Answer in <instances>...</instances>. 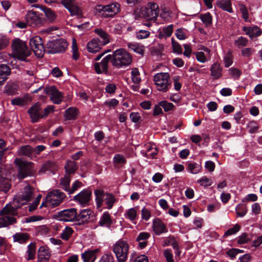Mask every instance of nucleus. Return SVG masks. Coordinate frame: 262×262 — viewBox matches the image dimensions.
Segmentation results:
<instances>
[{"instance_id":"f257e3e1","label":"nucleus","mask_w":262,"mask_h":262,"mask_svg":"<svg viewBox=\"0 0 262 262\" xmlns=\"http://www.w3.org/2000/svg\"><path fill=\"white\" fill-rule=\"evenodd\" d=\"M111 61L113 66L120 69L129 66L132 62V56L125 50L120 48L116 50L112 55L105 56L100 62L94 64L95 72L98 74H108V62Z\"/></svg>"},{"instance_id":"f03ea898","label":"nucleus","mask_w":262,"mask_h":262,"mask_svg":"<svg viewBox=\"0 0 262 262\" xmlns=\"http://www.w3.org/2000/svg\"><path fill=\"white\" fill-rule=\"evenodd\" d=\"M33 192L31 187H26L22 194L19 196V199L15 204V207L11 205L7 204L0 211V228L6 227L9 225L16 223V219L10 215H15L17 213L16 209L22 205L26 204L30 202L33 195Z\"/></svg>"},{"instance_id":"7ed1b4c3","label":"nucleus","mask_w":262,"mask_h":262,"mask_svg":"<svg viewBox=\"0 0 262 262\" xmlns=\"http://www.w3.org/2000/svg\"><path fill=\"white\" fill-rule=\"evenodd\" d=\"M55 106L50 105L43 108L42 104L39 102H37L28 109L27 113L31 122L35 123L39 122L41 119H46L50 113L55 111Z\"/></svg>"},{"instance_id":"20e7f679","label":"nucleus","mask_w":262,"mask_h":262,"mask_svg":"<svg viewBox=\"0 0 262 262\" xmlns=\"http://www.w3.org/2000/svg\"><path fill=\"white\" fill-rule=\"evenodd\" d=\"M13 57L20 61L28 62L27 59L31 54V51L28 49L26 43L20 39L15 38L12 43Z\"/></svg>"},{"instance_id":"39448f33","label":"nucleus","mask_w":262,"mask_h":262,"mask_svg":"<svg viewBox=\"0 0 262 262\" xmlns=\"http://www.w3.org/2000/svg\"><path fill=\"white\" fill-rule=\"evenodd\" d=\"M94 195L95 196V202L97 208H101L103 202L106 205V208L107 209H111L115 202L116 198L114 194L108 192H105L102 189H96L94 190Z\"/></svg>"},{"instance_id":"423d86ee","label":"nucleus","mask_w":262,"mask_h":262,"mask_svg":"<svg viewBox=\"0 0 262 262\" xmlns=\"http://www.w3.org/2000/svg\"><path fill=\"white\" fill-rule=\"evenodd\" d=\"M120 4L117 3H112L105 6L97 5L95 8V13L99 16L112 18L120 12Z\"/></svg>"},{"instance_id":"0eeeda50","label":"nucleus","mask_w":262,"mask_h":262,"mask_svg":"<svg viewBox=\"0 0 262 262\" xmlns=\"http://www.w3.org/2000/svg\"><path fill=\"white\" fill-rule=\"evenodd\" d=\"M68 46L67 41L63 38L50 40L46 43V53L48 54H58L64 52Z\"/></svg>"},{"instance_id":"6e6552de","label":"nucleus","mask_w":262,"mask_h":262,"mask_svg":"<svg viewBox=\"0 0 262 262\" xmlns=\"http://www.w3.org/2000/svg\"><path fill=\"white\" fill-rule=\"evenodd\" d=\"M14 163L17 167V177L19 179H24L28 176H32L34 173L33 163L24 161L16 159Z\"/></svg>"},{"instance_id":"1a4fd4ad","label":"nucleus","mask_w":262,"mask_h":262,"mask_svg":"<svg viewBox=\"0 0 262 262\" xmlns=\"http://www.w3.org/2000/svg\"><path fill=\"white\" fill-rule=\"evenodd\" d=\"M129 245L122 239L117 241L114 245L113 251L118 262H126L127 259Z\"/></svg>"},{"instance_id":"9d476101","label":"nucleus","mask_w":262,"mask_h":262,"mask_svg":"<svg viewBox=\"0 0 262 262\" xmlns=\"http://www.w3.org/2000/svg\"><path fill=\"white\" fill-rule=\"evenodd\" d=\"M54 217L59 221L74 222L77 221V210L75 208L65 209L57 212Z\"/></svg>"},{"instance_id":"9b49d317","label":"nucleus","mask_w":262,"mask_h":262,"mask_svg":"<svg viewBox=\"0 0 262 262\" xmlns=\"http://www.w3.org/2000/svg\"><path fill=\"white\" fill-rule=\"evenodd\" d=\"M159 9L158 5L155 3H149L147 6L142 7L140 13L143 17L149 20H156L158 16Z\"/></svg>"},{"instance_id":"f8f14e48","label":"nucleus","mask_w":262,"mask_h":262,"mask_svg":"<svg viewBox=\"0 0 262 262\" xmlns=\"http://www.w3.org/2000/svg\"><path fill=\"white\" fill-rule=\"evenodd\" d=\"M154 79L157 86L161 88L159 89L160 91L166 92L171 86L168 73H158L154 76Z\"/></svg>"},{"instance_id":"ddd939ff","label":"nucleus","mask_w":262,"mask_h":262,"mask_svg":"<svg viewBox=\"0 0 262 262\" xmlns=\"http://www.w3.org/2000/svg\"><path fill=\"white\" fill-rule=\"evenodd\" d=\"M29 45L36 56L42 57L46 52V44L43 45L42 40L40 36H35L31 38L29 41Z\"/></svg>"},{"instance_id":"4468645a","label":"nucleus","mask_w":262,"mask_h":262,"mask_svg":"<svg viewBox=\"0 0 262 262\" xmlns=\"http://www.w3.org/2000/svg\"><path fill=\"white\" fill-rule=\"evenodd\" d=\"M11 172L5 168L0 167V190L7 193L10 189Z\"/></svg>"},{"instance_id":"2eb2a0df","label":"nucleus","mask_w":262,"mask_h":262,"mask_svg":"<svg viewBox=\"0 0 262 262\" xmlns=\"http://www.w3.org/2000/svg\"><path fill=\"white\" fill-rule=\"evenodd\" d=\"M44 93L50 95V99L54 104H59L63 98V93L59 91L54 85L47 87L43 90Z\"/></svg>"},{"instance_id":"dca6fc26","label":"nucleus","mask_w":262,"mask_h":262,"mask_svg":"<svg viewBox=\"0 0 262 262\" xmlns=\"http://www.w3.org/2000/svg\"><path fill=\"white\" fill-rule=\"evenodd\" d=\"M43 15L35 11H29L27 15V23L31 26H40L43 23Z\"/></svg>"},{"instance_id":"f3484780","label":"nucleus","mask_w":262,"mask_h":262,"mask_svg":"<svg viewBox=\"0 0 262 262\" xmlns=\"http://www.w3.org/2000/svg\"><path fill=\"white\" fill-rule=\"evenodd\" d=\"M92 194V192L91 190L84 189L74 196L73 200L83 206H85L89 204Z\"/></svg>"},{"instance_id":"a211bd4d","label":"nucleus","mask_w":262,"mask_h":262,"mask_svg":"<svg viewBox=\"0 0 262 262\" xmlns=\"http://www.w3.org/2000/svg\"><path fill=\"white\" fill-rule=\"evenodd\" d=\"M152 228L155 234L157 235L168 232L166 225L159 218H156L153 221Z\"/></svg>"},{"instance_id":"6ab92c4d","label":"nucleus","mask_w":262,"mask_h":262,"mask_svg":"<svg viewBox=\"0 0 262 262\" xmlns=\"http://www.w3.org/2000/svg\"><path fill=\"white\" fill-rule=\"evenodd\" d=\"M100 39L96 37L90 41L86 46L88 51L92 53H95L100 51L104 45H101Z\"/></svg>"},{"instance_id":"aec40b11","label":"nucleus","mask_w":262,"mask_h":262,"mask_svg":"<svg viewBox=\"0 0 262 262\" xmlns=\"http://www.w3.org/2000/svg\"><path fill=\"white\" fill-rule=\"evenodd\" d=\"M243 30L251 39L260 36L262 34V30L257 26L252 27L244 26L243 28Z\"/></svg>"},{"instance_id":"412c9836","label":"nucleus","mask_w":262,"mask_h":262,"mask_svg":"<svg viewBox=\"0 0 262 262\" xmlns=\"http://www.w3.org/2000/svg\"><path fill=\"white\" fill-rule=\"evenodd\" d=\"M58 167L55 162L52 161H48L43 164L39 171V173L41 174L45 173L47 171H49L54 173L58 170Z\"/></svg>"},{"instance_id":"4be33fe9","label":"nucleus","mask_w":262,"mask_h":262,"mask_svg":"<svg viewBox=\"0 0 262 262\" xmlns=\"http://www.w3.org/2000/svg\"><path fill=\"white\" fill-rule=\"evenodd\" d=\"M11 70L7 64H0V86L3 85L11 74Z\"/></svg>"},{"instance_id":"5701e85b","label":"nucleus","mask_w":262,"mask_h":262,"mask_svg":"<svg viewBox=\"0 0 262 262\" xmlns=\"http://www.w3.org/2000/svg\"><path fill=\"white\" fill-rule=\"evenodd\" d=\"M79 115V112L75 107H70L67 108L64 114L65 121L75 120Z\"/></svg>"},{"instance_id":"b1692460","label":"nucleus","mask_w":262,"mask_h":262,"mask_svg":"<svg viewBox=\"0 0 262 262\" xmlns=\"http://www.w3.org/2000/svg\"><path fill=\"white\" fill-rule=\"evenodd\" d=\"M99 224L100 226H105L108 228H110L113 224V221L108 211H105L103 213L99 221Z\"/></svg>"},{"instance_id":"393cba45","label":"nucleus","mask_w":262,"mask_h":262,"mask_svg":"<svg viewBox=\"0 0 262 262\" xmlns=\"http://www.w3.org/2000/svg\"><path fill=\"white\" fill-rule=\"evenodd\" d=\"M37 255L39 262H48L50 257L49 249L45 246H41L39 248Z\"/></svg>"},{"instance_id":"a878e982","label":"nucleus","mask_w":262,"mask_h":262,"mask_svg":"<svg viewBox=\"0 0 262 262\" xmlns=\"http://www.w3.org/2000/svg\"><path fill=\"white\" fill-rule=\"evenodd\" d=\"M98 249L88 250L81 254V257L83 262H94L97 258L96 253Z\"/></svg>"},{"instance_id":"bb28decb","label":"nucleus","mask_w":262,"mask_h":262,"mask_svg":"<svg viewBox=\"0 0 262 262\" xmlns=\"http://www.w3.org/2000/svg\"><path fill=\"white\" fill-rule=\"evenodd\" d=\"M78 168V166L74 161L68 160L64 165L66 174L70 176L74 174Z\"/></svg>"},{"instance_id":"cd10ccee","label":"nucleus","mask_w":262,"mask_h":262,"mask_svg":"<svg viewBox=\"0 0 262 262\" xmlns=\"http://www.w3.org/2000/svg\"><path fill=\"white\" fill-rule=\"evenodd\" d=\"M93 212L89 209L81 210L79 213L77 212V221H79L80 220H84V221L88 222L91 217H93Z\"/></svg>"},{"instance_id":"c85d7f7f","label":"nucleus","mask_w":262,"mask_h":262,"mask_svg":"<svg viewBox=\"0 0 262 262\" xmlns=\"http://www.w3.org/2000/svg\"><path fill=\"white\" fill-rule=\"evenodd\" d=\"M222 70L223 68L221 67L220 64L217 62H215L211 66L210 68L211 76L214 79H219L222 75Z\"/></svg>"},{"instance_id":"c756f323","label":"nucleus","mask_w":262,"mask_h":262,"mask_svg":"<svg viewBox=\"0 0 262 262\" xmlns=\"http://www.w3.org/2000/svg\"><path fill=\"white\" fill-rule=\"evenodd\" d=\"M216 4L219 8L224 11L230 13L233 12L231 0H217L216 2Z\"/></svg>"},{"instance_id":"7c9ffc66","label":"nucleus","mask_w":262,"mask_h":262,"mask_svg":"<svg viewBox=\"0 0 262 262\" xmlns=\"http://www.w3.org/2000/svg\"><path fill=\"white\" fill-rule=\"evenodd\" d=\"M94 32L101 38V45H106L110 42L109 35L101 29H95Z\"/></svg>"},{"instance_id":"2f4dec72","label":"nucleus","mask_w":262,"mask_h":262,"mask_svg":"<svg viewBox=\"0 0 262 262\" xmlns=\"http://www.w3.org/2000/svg\"><path fill=\"white\" fill-rule=\"evenodd\" d=\"M30 235L27 233H16L13 235L14 242L25 244L29 239Z\"/></svg>"},{"instance_id":"473e14b6","label":"nucleus","mask_w":262,"mask_h":262,"mask_svg":"<svg viewBox=\"0 0 262 262\" xmlns=\"http://www.w3.org/2000/svg\"><path fill=\"white\" fill-rule=\"evenodd\" d=\"M33 152V148L29 145L21 146L18 150L19 156H25L29 158L32 157Z\"/></svg>"},{"instance_id":"72a5a7b5","label":"nucleus","mask_w":262,"mask_h":262,"mask_svg":"<svg viewBox=\"0 0 262 262\" xmlns=\"http://www.w3.org/2000/svg\"><path fill=\"white\" fill-rule=\"evenodd\" d=\"M71 182V177L70 176L66 174L63 178L60 179L59 187L68 193L69 191L70 185Z\"/></svg>"},{"instance_id":"f704fd0d","label":"nucleus","mask_w":262,"mask_h":262,"mask_svg":"<svg viewBox=\"0 0 262 262\" xmlns=\"http://www.w3.org/2000/svg\"><path fill=\"white\" fill-rule=\"evenodd\" d=\"M66 9L69 11L72 16H76L78 17H81L83 15L82 10L76 4Z\"/></svg>"},{"instance_id":"c9c22d12","label":"nucleus","mask_w":262,"mask_h":262,"mask_svg":"<svg viewBox=\"0 0 262 262\" xmlns=\"http://www.w3.org/2000/svg\"><path fill=\"white\" fill-rule=\"evenodd\" d=\"M200 18L206 27H209L212 24V16L209 12L201 14Z\"/></svg>"},{"instance_id":"e433bc0d","label":"nucleus","mask_w":262,"mask_h":262,"mask_svg":"<svg viewBox=\"0 0 262 262\" xmlns=\"http://www.w3.org/2000/svg\"><path fill=\"white\" fill-rule=\"evenodd\" d=\"M27 253H28L27 259L28 260L34 259L36 253V243L35 242H32L28 246Z\"/></svg>"},{"instance_id":"4c0bfd02","label":"nucleus","mask_w":262,"mask_h":262,"mask_svg":"<svg viewBox=\"0 0 262 262\" xmlns=\"http://www.w3.org/2000/svg\"><path fill=\"white\" fill-rule=\"evenodd\" d=\"M202 167L201 165L195 162H189L187 163L188 170L193 173L196 174L201 170Z\"/></svg>"},{"instance_id":"58836bf2","label":"nucleus","mask_w":262,"mask_h":262,"mask_svg":"<svg viewBox=\"0 0 262 262\" xmlns=\"http://www.w3.org/2000/svg\"><path fill=\"white\" fill-rule=\"evenodd\" d=\"M52 195V196L58 199L59 200H63V199L66 197V194L62 191H61L59 189H55L53 190L52 192H49L47 197L46 199H48L49 197Z\"/></svg>"},{"instance_id":"ea45409f","label":"nucleus","mask_w":262,"mask_h":262,"mask_svg":"<svg viewBox=\"0 0 262 262\" xmlns=\"http://www.w3.org/2000/svg\"><path fill=\"white\" fill-rule=\"evenodd\" d=\"M17 85L14 84H7L5 86V93L8 95L13 96L17 94Z\"/></svg>"},{"instance_id":"a19ab883","label":"nucleus","mask_w":262,"mask_h":262,"mask_svg":"<svg viewBox=\"0 0 262 262\" xmlns=\"http://www.w3.org/2000/svg\"><path fill=\"white\" fill-rule=\"evenodd\" d=\"M128 48L133 50L134 52L141 55H143L144 49L143 46H140L137 43H129L128 45Z\"/></svg>"},{"instance_id":"79ce46f5","label":"nucleus","mask_w":262,"mask_h":262,"mask_svg":"<svg viewBox=\"0 0 262 262\" xmlns=\"http://www.w3.org/2000/svg\"><path fill=\"white\" fill-rule=\"evenodd\" d=\"M41 9L45 13V16L50 21H53L56 18L54 12L50 8L46 7H41Z\"/></svg>"},{"instance_id":"37998d69","label":"nucleus","mask_w":262,"mask_h":262,"mask_svg":"<svg viewBox=\"0 0 262 262\" xmlns=\"http://www.w3.org/2000/svg\"><path fill=\"white\" fill-rule=\"evenodd\" d=\"M73 229L69 226H66L62 233L61 234V237L62 239L68 241L73 233Z\"/></svg>"},{"instance_id":"c03bdc74","label":"nucleus","mask_w":262,"mask_h":262,"mask_svg":"<svg viewBox=\"0 0 262 262\" xmlns=\"http://www.w3.org/2000/svg\"><path fill=\"white\" fill-rule=\"evenodd\" d=\"M248 43V40L243 36L239 37L237 39L234 40V43L238 48H241L243 47H246Z\"/></svg>"},{"instance_id":"a18cd8bd","label":"nucleus","mask_w":262,"mask_h":262,"mask_svg":"<svg viewBox=\"0 0 262 262\" xmlns=\"http://www.w3.org/2000/svg\"><path fill=\"white\" fill-rule=\"evenodd\" d=\"M235 210L237 215L240 217L245 216L247 212L246 206L243 204H238L236 207Z\"/></svg>"},{"instance_id":"49530a36","label":"nucleus","mask_w":262,"mask_h":262,"mask_svg":"<svg viewBox=\"0 0 262 262\" xmlns=\"http://www.w3.org/2000/svg\"><path fill=\"white\" fill-rule=\"evenodd\" d=\"M159 105L161 106V107L164 109V111L166 112L172 111L174 107L173 103L169 102L166 100H163L159 102Z\"/></svg>"},{"instance_id":"de8ad7c7","label":"nucleus","mask_w":262,"mask_h":262,"mask_svg":"<svg viewBox=\"0 0 262 262\" xmlns=\"http://www.w3.org/2000/svg\"><path fill=\"white\" fill-rule=\"evenodd\" d=\"M241 229V226L238 224H236L233 228L228 229L224 234L223 237H226L228 236L233 235L237 233Z\"/></svg>"},{"instance_id":"09e8293b","label":"nucleus","mask_w":262,"mask_h":262,"mask_svg":"<svg viewBox=\"0 0 262 262\" xmlns=\"http://www.w3.org/2000/svg\"><path fill=\"white\" fill-rule=\"evenodd\" d=\"M238 7L239 10L242 14L243 18L246 21H247L249 18V13L247 7L245 5L242 3H239L238 4Z\"/></svg>"},{"instance_id":"8fccbe9b","label":"nucleus","mask_w":262,"mask_h":262,"mask_svg":"<svg viewBox=\"0 0 262 262\" xmlns=\"http://www.w3.org/2000/svg\"><path fill=\"white\" fill-rule=\"evenodd\" d=\"M243 252L244 251L242 250L236 248H231L227 250L226 253L231 259H233L237 254Z\"/></svg>"},{"instance_id":"3c124183","label":"nucleus","mask_w":262,"mask_h":262,"mask_svg":"<svg viewBox=\"0 0 262 262\" xmlns=\"http://www.w3.org/2000/svg\"><path fill=\"white\" fill-rule=\"evenodd\" d=\"M47 199L49 200V206H50L51 208L58 206L63 201L62 200L56 199L52 195Z\"/></svg>"},{"instance_id":"603ef678","label":"nucleus","mask_w":262,"mask_h":262,"mask_svg":"<svg viewBox=\"0 0 262 262\" xmlns=\"http://www.w3.org/2000/svg\"><path fill=\"white\" fill-rule=\"evenodd\" d=\"M137 217V211L134 208H131L126 211V217L133 221L136 220Z\"/></svg>"},{"instance_id":"864d4df0","label":"nucleus","mask_w":262,"mask_h":262,"mask_svg":"<svg viewBox=\"0 0 262 262\" xmlns=\"http://www.w3.org/2000/svg\"><path fill=\"white\" fill-rule=\"evenodd\" d=\"M248 127L249 128V133L250 134L257 133L259 129V126L255 121H250L248 124Z\"/></svg>"},{"instance_id":"5fc2aeb1","label":"nucleus","mask_w":262,"mask_h":262,"mask_svg":"<svg viewBox=\"0 0 262 262\" xmlns=\"http://www.w3.org/2000/svg\"><path fill=\"white\" fill-rule=\"evenodd\" d=\"M171 45L173 52L178 54L182 53V49L181 45L173 38H171Z\"/></svg>"},{"instance_id":"6e6d98bb","label":"nucleus","mask_w":262,"mask_h":262,"mask_svg":"<svg viewBox=\"0 0 262 262\" xmlns=\"http://www.w3.org/2000/svg\"><path fill=\"white\" fill-rule=\"evenodd\" d=\"M150 237V234L146 232H142L139 233L136 238V242H147V239Z\"/></svg>"},{"instance_id":"4d7b16f0","label":"nucleus","mask_w":262,"mask_h":262,"mask_svg":"<svg viewBox=\"0 0 262 262\" xmlns=\"http://www.w3.org/2000/svg\"><path fill=\"white\" fill-rule=\"evenodd\" d=\"M141 216L142 220L147 221L151 216L150 211L146 207H143L141 210Z\"/></svg>"},{"instance_id":"13d9d810","label":"nucleus","mask_w":262,"mask_h":262,"mask_svg":"<svg viewBox=\"0 0 262 262\" xmlns=\"http://www.w3.org/2000/svg\"><path fill=\"white\" fill-rule=\"evenodd\" d=\"M150 32L148 31L141 30L136 33V37L139 39L146 38L149 37Z\"/></svg>"},{"instance_id":"bf43d9fd","label":"nucleus","mask_w":262,"mask_h":262,"mask_svg":"<svg viewBox=\"0 0 262 262\" xmlns=\"http://www.w3.org/2000/svg\"><path fill=\"white\" fill-rule=\"evenodd\" d=\"M198 183L201 185L207 187L211 185V180L208 179L206 176L203 177L201 179L198 180Z\"/></svg>"},{"instance_id":"052dcab7","label":"nucleus","mask_w":262,"mask_h":262,"mask_svg":"<svg viewBox=\"0 0 262 262\" xmlns=\"http://www.w3.org/2000/svg\"><path fill=\"white\" fill-rule=\"evenodd\" d=\"M113 160L116 164H125L126 160L124 157L120 154H116L113 158Z\"/></svg>"},{"instance_id":"680f3d73","label":"nucleus","mask_w":262,"mask_h":262,"mask_svg":"<svg viewBox=\"0 0 262 262\" xmlns=\"http://www.w3.org/2000/svg\"><path fill=\"white\" fill-rule=\"evenodd\" d=\"M255 52V50L252 48H244L241 51V54L244 57H249Z\"/></svg>"},{"instance_id":"e2e57ef3","label":"nucleus","mask_w":262,"mask_h":262,"mask_svg":"<svg viewBox=\"0 0 262 262\" xmlns=\"http://www.w3.org/2000/svg\"><path fill=\"white\" fill-rule=\"evenodd\" d=\"M129 118L132 121L135 123H138L141 120V117L138 112L131 113L129 115Z\"/></svg>"},{"instance_id":"0e129e2a","label":"nucleus","mask_w":262,"mask_h":262,"mask_svg":"<svg viewBox=\"0 0 262 262\" xmlns=\"http://www.w3.org/2000/svg\"><path fill=\"white\" fill-rule=\"evenodd\" d=\"M82 186V183L79 181H76L72 185L71 188H69L68 194H71L75 192L79 188Z\"/></svg>"},{"instance_id":"69168bd1","label":"nucleus","mask_w":262,"mask_h":262,"mask_svg":"<svg viewBox=\"0 0 262 262\" xmlns=\"http://www.w3.org/2000/svg\"><path fill=\"white\" fill-rule=\"evenodd\" d=\"M164 255L167 262H174L172 250L170 249H166L164 251Z\"/></svg>"},{"instance_id":"338daca9","label":"nucleus","mask_w":262,"mask_h":262,"mask_svg":"<svg viewBox=\"0 0 262 262\" xmlns=\"http://www.w3.org/2000/svg\"><path fill=\"white\" fill-rule=\"evenodd\" d=\"M9 43V39L6 36L0 35V50L6 48Z\"/></svg>"},{"instance_id":"774afa93","label":"nucleus","mask_w":262,"mask_h":262,"mask_svg":"<svg viewBox=\"0 0 262 262\" xmlns=\"http://www.w3.org/2000/svg\"><path fill=\"white\" fill-rule=\"evenodd\" d=\"M99 262H114V258L112 254H105L103 255Z\"/></svg>"}]
</instances>
